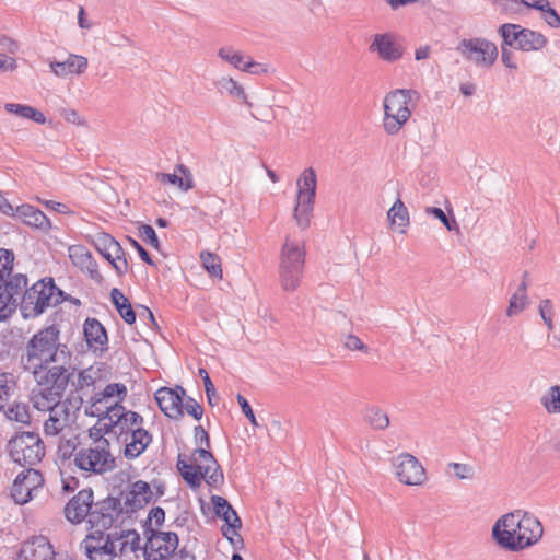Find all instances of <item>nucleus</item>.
Listing matches in <instances>:
<instances>
[{
  "mask_svg": "<svg viewBox=\"0 0 560 560\" xmlns=\"http://www.w3.org/2000/svg\"><path fill=\"white\" fill-rule=\"evenodd\" d=\"M20 366L30 373L37 388L69 383L74 374L72 352L60 342V329L50 325L39 329L26 342Z\"/></svg>",
  "mask_w": 560,
  "mask_h": 560,
  "instance_id": "f257e3e1",
  "label": "nucleus"
},
{
  "mask_svg": "<svg viewBox=\"0 0 560 560\" xmlns=\"http://www.w3.org/2000/svg\"><path fill=\"white\" fill-rule=\"evenodd\" d=\"M544 535L540 521L523 510L506 513L497 520L492 537L497 544L510 551H520L537 544Z\"/></svg>",
  "mask_w": 560,
  "mask_h": 560,
  "instance_id": "f03ea898",
  "label": "nucleus"
},
{
  "mask_svg": "<svg viewBox=\"0 0 560 560\" xmlns=\"http://www.w3.org/2000/svg\"><path fill=\"white\" fill-rule=\"evenodd\" d=\"M69 383L51 385L43 388H34L31 401L38 411L47 412L44 419L43 430L46 436H57L70 424L72 402L62 400Z\"/></svg>",
  "mask_w": 560,
  "mask_h": 560,
  "instance_id": "7ed1b4c3",
  "label": "nucleus"
},
{
  "mask_svg": "<svg viewBox=\"0 0 560 560\" xmlns=\"http://www.w3.org/2000/svg\"><path fill=\"white\" fill-rule=\"evenodd\" d=\"M66 299V293L56 287L52 278H44L24 291L21 299V313L24 318H35Z\"/></svg>",
  "mask_w": 560,
  "mask_h": 560,
  "instance_id": "20e7f679",
  "label": "nucleus"
},
{
  "mask_svg": "<svg viewBox=\"0 0 560 560\" xmlns=\"http://www.w3.org/2000/svg\"><path fill=\"white\" fill-rule=\"evenodd\" d=\"M73 466L84 474L104 475L116 467L107 439L98 438L89 446H81L73 458Z\"/></svg>",
  "mask_w": 560,
  "mask_h": 560,
  "instance_id": "39448f33",
  "label": "nucleus"
},
{
  "mask_svg": "<svg viewBox=\"0 0 560 560\" xmlns=\"http://www.w3.org/2000/svg\"><path fill=\"white\" fill-rule=\"evenodd\" d=\"M305 250L296 242L289 240L282 246L279 261V281L284 291H295L302 280Z\"/></svg>",
  "mask_w": 560,
  "mask_h": 560,
  "instance_id": "423d86ee",
  "label": "nucleus"
},
{
  "mask_svg": "<svg viewBox=\"0 0 560 560\" xmlns=\"http://www.w3.org/2000/svg\"><path fill=\"white\" fill-rule=\"evenodd\" d=\"M413 95H417L413 90L397 89L385 96L383 127L388 135L398 133L410 118L409 103Z\"/></svg>",
  "mask_w": 560,
  "mask_h": 560,
  "instance_id": "0eeeda50",
  "label": "nucleus"
},
{
  "mask_svg": "<svg viewBox=\"0 0 560 560\" xmlns=\"http://www.w3.org/2000/svg\"><path fill=\"white\" fill-rule=\"evenodd\" d=\"M11 458L22 467L37 465L45 455V445L35 432H21L9 441Z\"/></svg>",
  "mask_w": 560,
  "mask_h": 560,
  "instance_id": "6e6552de",
  "label": "nucleus"
},
{
  "mask_svg": "<svg viewBox=\"0 0 560 560\" xmlns=\"http://www.w3.org/2000/svg\"><path fill=\"white\" fill-rule=\"evenodd\" d=\"M317 178L312 167L305 168L298 179V197L294 219L301 229L310 225L316 196Z\"/></svg>",
  "mask_w": 560,
  "mask_h": 560,
  "instance_id": "1a4fd4ad",
  "label": "nucleus"
},
{
  "mask_svg": "<svg viewBox=\"0 0 560 560\" xmlns=\"http://www.w3.org/2000/svg\"><path fill=\"white\" fill-rule=\"evenodd\" d=\"M498 34L504 38L505 45L522 51H537L548 43L547 37L540 32L514 23L500 25Z\"/></svg>",
  "mask_w": 560,
  "mask_h": 560,
  "instance_id": "9d476101",
  "label": "nucleus"
},
{
  "mask_svg": "<svg viewBox=\"0 0 560 560\" xmlns=\"http://www.w3.org/2000/svg\"><path fill=\"white\" fill-rule=\"evenodd\" d=\"M457 50L464 59L479 68H490L499 55L497 45L481 37L462 39Z\"/></svg>",
  "mask_w": 560,
  "mask_h": 560,
  "instance_id": "9b49d317",
  "label": "nucleus"
},
{
  "mask_svg": "<svg viewBox=\"0 0 560 560\" xmlns=\"http://www.w3.org/2000/svg\"><path fill=\"white\" fill-rule=\"evenodd\" d=\"M122 512L121 501L118 498L107 497L95 504L93 503L89 514L91 528L93 530L102 529V532L109 529L118 521Z\"/></svg>",
  "mask_w": 560,
  "mask_h": 560,
  "instance_id": "f8f14e48",
  "label": "nucleus"
},
{
  "mask_svg": "<svg viewBox=\"0 0 560 560\" xmlns=\"http://www.w3.org/2000/svg\"><path fill=\"white\" fill-rule=\"evenodd\" d=\"M82 546L90 560H113L117 556L113 533L106 534L102 529H92V533L82 541Z\"/></svg>",
  "mask_w": 560,
  "mask_h": 560,
  "instance_id": "ddd939ff",
  "label": "nucleus"
},
{
  "mask_svg": "<svg viewBox=\"0 0 560 560\" xmlns=\"http://www.w3.org/2000/svg\"><path fill=\"white\" fill-rule=\"evenodd\" d=\"M178 547V536L173 532H152L143 552L147 560H166Z\"/></svg>",
  "mask_w": 560,
  "mask_h": 560,
  "instance_id": "4468645a",
  "label": "nucleus"
},
{
  "mask_svg": "<svg viewBox=\"0 0 560 560\" xmlns=\"http://www.w3.org/2000/svg\"><path fill=\"white\" fill-rule=\"evenodd\" d=\"M397 479L408 486H420L427 480L421 463L411 454L402 453L394 459Z\"/></svg>",
  "mask_w": 560,
  "mask_h": 560,
  "instance_id": "2eb2a0df",
  "label": "nucleus"
},
{
  "mask_svg": "<svg viewBox=\"0 0 560 560\" xmlns=\"http://www.w3.org/2000/svg\"><path fill=\"white\" fill-rule=\"evenodd\" d=\"M184 395L185 389L180 386H177L175 389L162 387L155 392V400L166 417L178 420L183 417Z\"/></svg>",
  "mask_w": 560,
  "mask_h": 560,
  "instance_id": "dca6fc26",
  "label": "nucleus"
},
{
  "mask_svg": "<svg viewBox=\"0 0 560 560\" xmlns=\"http://www.w3.org/2000/svg\"><path fill=\"white\" fill-rule=\"evenodd\" d=\"M94 495L91 488L79 491L65 506V516L72 524H80L91 513Z\"/></svg>",
  "mask_w": 560,
  "mask_h": 560,
  "instance_id": "f3484780",
  "label": "nucleus"
},
{
  "mask_svg": "<svg viewBox=\"0 0 560 560\" xmlns=\"http://www.w3.org/2000/svg\"><path fill=\"white\" fill-rule=\"evenodd\" d=\"M211 502L215 515L225 522V525L222 526V535L232 540V536L236 534V529L242 527L240 516L225 498L212 495Z\"/></svg>",
  "mask_w": 560,
  "mask_h": 560,
  "instance_id": "a211bd4d",
  "label": "nucleus"
},
{
  "mask_svg": "<svg viewBox=\"0 0 560 560\" xmlns=\"http://www.w3.org/2000/svg\"><path fill=\"white\" fill-rule=\"evenodd\" d=\"M69 258L72 264L82 272H85L92 280L101 284L104 281L98 271V265L91 252L83 245H72L68 248Z\"/></svg>",
  "mask_w": 560,
  "mask_h": 560,
  "instance_id": "6ab92c4d",
  "label": "nucleus"
},
{
  "mask_svg": "<svg viewBox=\"0 0 560 560\" xmlns=\"http://www.w3.org/2000/svg\"><path fill=\"white\" fill-rule=\"evenodd\" d=\"M27 287V277L23 273L10 272L1 284L0 299H3L11 310L15 311L18 305L21 306V299Z\"/></svg>",
  "mask_w": 560,
  "mask_h": 560,
  "instance_id": "aec40b11",
  "label": "nucleus"
},
{
  "mask_svg": "<svg viewBox=\"0 0 560 560\" xmlns=\"http://www.w3.org/2000/svg\"><path fill=\"white\" fill-rule=\"evenodd\" d=\"M127 396V387L122 383H110L103 390L95 394L92 398L90 416H101L104 411V405H110L114 401H124Z\"/></svg>",
  "mask_w": 560,
  "mask_h": 560,
  "instance_id": "412c9836",
  "label": "nucleus"
},
{
  "mask_svg": "<svg viewBox=\"0 0 560 560\" xmlns=\"http://www.w3.org/2000/svg\"><path fill=\"white\" fill-rule=\"evenodd\" d=\"M370 50L377 52L385 61L394 62L404 56V48L397 43L396 37L390 33L374 35Z\"/></svg>",
  "mask_w": 560,
  "mask_h": 560,
  "instance_id": "4be33fe9",
  "label": "nucleus"
},
{
  "mask_svg": "<svg viewBox=\"0 0 560 560\" xmlns=\"http://www.w3.org/2000/svg\"><path fill=\"white\" fill-rule=\"evenodd\" d=\"M54 547L45 536H34L24 541L15 560H48Z\"/></svg>",
  "mask_w": 560,
  "mask_h": 560,
  "instance_id": "5701e85b",
  "label": "nucleus"
},
{
  "mask_svg": "<svg viewBox=\"0 0 560 560\" xmlns=\"http://www.w3.org/2000/svg\"><path fill=\"white\" fill-rule=\"evenodd\" d=\"M153 499V491L147 481L138 480L130 485L125 495L126 512L133 513L141 510Z\"/></svg>",
  "mask_w": 560,
  "mask_h": 560,
  "instance_id": "b1692460",
  "label": "nucleus"
},
{
  "mask_svg": "<svg viewBox=\"0 0 560 560\" xmlns=\"http://www.w3.org/2000/svg\"><path fill=\"white\" fill-rule=\"evenodd\" d=\"M11 217L19 219L21 222L28 226L43 231H47L51 226L50 221L46 214L38 208L28 203L14 207V211Z\"/></svg>",
  "mask_w": 560,
  "mask_h": 560,
  "instance_id": "393cba45",
  "label": "nucleus"
},
{
  "mask_svg": "<svg viewBox=\"0 0 560 560\" xmlns=\"http://www.w3.org/2000/svg\"><path fill=\"white\" fill-rule=\"evenodd\" d=\"M86 343L93 351H104L107 345V332L96 318H88L83 325Z\"/></svg>",
  "mask_w": 560,
  "mask_h": 560,
  "instance_id": "a878e982",
  "label": "nucleus"
},
{
  "mask_svg": "<svg viewBox=\"0 0 560 560\" xmlns=\"http://www.w3.org/2000/svg\"><path fill=\"white\" fill-rule=\"evenodd\" d=\"M218 56L229 62L236 70H249L252 68H260V70H267V65L257 62L250 56H245L238 50H234L232 47L220 48Z\"/></svg>",
  "mask_w": 560,
  "mask_h": 560,
  "instance_id": "bb28decb",
  "label": "nucleus"
},
{
  "mask_svg": "<svg viewBox=\"0 0 560 560\" xmlns=\"http://www.w3.org/2000/svg\"><path fill=\"white\" fill-rule=\"evenodd\" d=\"M121 402L122 401H114L110 405H104V411H102V415L97 417L100 418V421L107 419L109 423H103V425L98 428L100 432L107 434L117 427L121 431L124 419L127 416V410Z\"/></svg>",
  "mask_w": 560,
  "mask_h": 560,
  "instance_id": "cd10ccee",
  "label": "nucleus"
},
{
  "mask_svg": "<svg viewBox=\"0 0 560 560\" xmlns=\"http://www.w3.org/2000/svg\"><path fill=\"white\" fill-rule=\"evenodd\" d=\"M33 478V485L40 483L43 478L38 470L28 468L27 472H21L16 476L13 482V492L12 495L16 503L25 504L30 500H32V492L30 486H24L25 481L30 478Z\"/></svg>",
  "mask_w": 560,
  "mask_h": 560,
  "instance_id": "c85d7f7f",
  "label": "nucleus"
},
{
  "mask_svg": "<svg viewBox=\"0 0 560 560\" xmlns=\"http://www.w3.org/2000/svg\"><path fill=\"white\" fill-rule=\"evenodd\" d=\"M130 432V441L125 446V456L128 459H135L140 456L152 442V435L149 431L141 427L132 429Z\"/></svg>",
  "mask_w": 560,
  "mask_h": 560,
  "instance_id": "c756f323",
  "label": "nucleus"
},
{
  "mask_svg": "<svg viewBox=\"0 0 560 560\" xmlns=\"http://www.w3.org/2000/svg\"><path fill=\"white\" fill-rule=\"evenodd\" d=\"M113 540L117 545V556H126L141 549L140 536L136 530L113 532Z\"/></svg>",
  "mask_w": 560,
  "mask_h": 560,
  "instance_id": "7c9ffc66",
  "label": "nucleus"
},
{
  "mask_svg": "<svg viewBox=\"0 0 560 560\" xmlns=\"http://www.w3.org/2000/svg\"><path fill=\"white\" fill-rule=\"evenodd\" d=\"M93 245L107 261H112L114 255L122 254V247L119 242L105 232H100L94 236Z\"/></svg>",
  "mask_w": 560,
  "mask_h": 560,
  "instance_id": "2f4dec72",
  "label": "nucleus"
},
{
  "mask_svg": "<svg viewBox=\"0 0 560 560\" xmlns=\"http://www.w3.org/2000/svg\"><path fill=\"white\" fill-rule=\"evenodd\" d=\"M45 62L50 70H85L89 63L86 57L75 54H68L66 58L48 57Z\"/></svg>",
  "mask_w": 560,
  "mask_h": 560,
  "instance_id": "473e14b6",
  "label": "nucleus"
},
{
  "mask_svg": "<svg viewBox=\"0 0 560 560\" xmlns=\"http://www.w3.org/2000/svg\"><path fill=\"white\" fill-rule=\"evenodd\" d=\"M176 466L183 479L189 487L196 489L201 486L202 476L200 472V464L188 463L185 459V456L179 454Z\"/></svg>",
  "mask_w": 560,
  "mask_h": 560,
  "instance_id": "72a5a7b5",
  "label": "nucleus"
},
{
  "mask_svg": "<svg viewBox=\"0 0 560 560\" xmlns=\"http://www.w3.org/2000/svg\"><path fill=\"white\" fill-rule=\"evenodd\" d=\"M215 84L221 94L231 96L235 102L240 104H246L250 106V103L247 101V95L244 88L231 77L224 75L218 80Z\"/></svg>",
  "mask_w": 560,
  "mask_h": 560,
  "instance_id": "f704fd0d",
  "label": "nucleus"
},
{
  "mask_svg": "<svg viewBox=\"0 0 560 560\" xmlns=\"http://www.w3.org/2000/svg\"><path fill=\"white\" fill-rule=\"evenodd\" d=\"M176 171L184 175V177L177 174L156 173V178L162 183H168L171 185H177L182 190L188 191L194 187L192 176L187 166L178 164Z\"/></svg>",
  "mask_w": 560,
  "mask_h": 560,
  "instance_id": "c9c22d12",
  "label": "nucleus"
},
{
  "mask_svg": "<svg viewBox=\"0 0 560 560\" xmlns=\"http://www.w3.org/2000/svg\"><path fill=\"white\" fill-rule=\"evenodd\" d=\"M110 299L120 317L127 324H133L136 322V313L124 293L119 289L114 288L110 291Z\"/></svg>",
  "mask_w": 560,
  "mask_h": 560,
  "instance_id": "e433bc0d",
  "label": "nucleus"
},
{
  "mask_svg": "<svg viewBox=\"0 0 560 560\" xmlns=\"http://www.w3.org/2000/svg\"><path fill=\"white\" fill-rule=\"evenodd\" d=\"M529 9L539 11L541 19L552 28L560 27V14L549 0H533Z\"/></svg>",
  "mask_w": 560,
  "mask_h": 560,
  "instance_id": "4c0bfd02",
  "label": "nucleus"
},
{
  "mask_svg": "<svg viewBox=\"0 0 560 560\" xmlns=\"http://www.w3.org/2000/svg\"><path fill=\"white\" fill-rule=\"evenodd\" d=\"M4 108L8 113L14 114L19 117L31 119L37 124H45V115L33 106L18 103H7Z\"/></svg>",
  "mask_w": 560,
  "mask_h": 560,
  "instance_id": "58836bf2",
  "label": "nucleus"
},
{
  "mask_svg": "<svg viewBox=\"0 0 560 560\" xmlns=\"http://www.w3.org/2000/svg\"><path fill=\"white\" fill-rule=\"evenodd\" d=\"M392 225H397L401 233L406 232L409 225V211L402 200L398 198L387 212Z\"/></svg>",
  "mask_w": 560,
  "mask_h": 560,
  "instance_id": "ea45409f",
  "label": "nucleus"
},
{
  "mask_svg": "<svg viewBox=\"0 0 560 560\" xmlns=\"http://www.w3.org/2000/svg\"><path fill=\"white\" fill-rule=\"evenodd\" d=\"M363 418L374 430H385L389 425L387 413L376 406L366 408Z\"/></svg>",
  "mask_w": 560,
  "mask_h": 560,
  "instance_id": "a19ab883",
  "label": "nucleus"
},
{
  "mask_svg": "<svg viewBox=\"0 0 560 560\" xmlns=\"http://www.w3.org/2000/svg\"><path fill=\"white\" fill-rule=\"evenodd\" d=\"M540 404L549 415H560V385H552L540 397Z\"/></svg>",
  "mask_w": 560,
  "mask_h": 560,
  "instance_id": "79ce46f5",
  "label": "nucleus"
},
{
  "mask_svg": "<svg viewBox=\"0 0 560 560\" xmlns=\"http://www.w3.org/2000/svg\"><path fill=\"white\" fill-rule=\"evenodd\" d=\"M492 2L500 8L501 13L508 15H523L525 10H530L532 3L527 0H492Z\"/></svg>",
  "mask_w": 560,
  "mask_h": 560,
  "instance_id": "37998d69",
  "label": "nucleus"
},
{
  "mask_svg": "<svg viewBox=\"0 0 560 560\" xmlns=\"http://www.w3.org/2000/svg\"><path fill=\"white\" fill-rule=\"evenodd\" d=\"M78 446L75 440L68 439L61 440L58 445V456L61 460V465L65 467L66 465L70 467L73 465V458H75V454H78Z\"/></svg>",
  "mask_w": 560,
  "mask_h": 560,
  "instance_id": "c03bdc74",
  "label": "nucleus"
},
{
  "mask_svg": "<svg viewBox=\"0 0 560 560\" xmlns=\"http://www.w3.org/2000/svg\"><path fill=\"white\" fill-rule=\"evenodd\" d=\"M200 259L203 268L210 276L222 279L221 259L218 255L209 252H202Z\"/></svg>",
  "mask_w": 560,
  "mask_h": 560,
  "instance_id": "a18cd8bd",
  "label": "nucleus"
},
{
  "mask_svg": "<svg viewBox=\"0 0 560 560\" xmlns=\"http://www.w3.org/2000/svg\"><path fill=\"white\" fill-rule=\"evenodd\" d=\"M8 419L26 424L31 420L28 408L24 404H14L5 411Z\"/></svg>",
  "mask_w": 560,
  "mask_h": 560,
  "instance_id": "49530a36",
  "label": "nucleus"
},
{
  "mask_svg": "<svg viewBox=\"0 0 560 560\" xmlns=\"http://www.w3.org/2000/svg\"><path fill=\"white\" fill-rule=\"evenodd\" d=\"M528 304V296L527 294L515 292L511 298L509 302V306L506 310V315L509 317H512L514 315L520 314L526 305Z\"/></svg>",
  "mask_w": 560,
  "mask_h": 560,
  "instance_id": "de8ad7c7",
  "label": "nucleus"
},
{
  "mask_svg": "<svg viewBox=\"0 0 560 560\" xmlns=\"http://www.w3.org/2000/svg\"><path fill=\"white\" fill-rule=\"evenodd\" d=\"M15 383L7 374H0V410L9 401L14 392Z\"/></svg>",
  "mask_w": 560,
  "mask_h": 560,
  "instance_id": "09e8293b",
  "label": "nucleus"
},
{
  "mask_svg": "<svg viewBox=\"0 0 560 560\" xmlns=\"http://www.w3.org/2000/svg\"><path fill=\"white\" fill-rule=\"evenodd\" d=\"M199 375L201 376L202 381H203V385H205V390H206V395H207V398H208V402L211 405V406H215L218 405L219 402V396L217 394V390L214 388V385L209 376V373L203 369V368H200L199 369Z\"/></svg>",
  "mask_w": 560,
  "mask_h": 560,
  "instance_id": "8fccbe9b",
  "label": "nucleus"
},
{
  "mask_svg": "<svg viewBox=\"0 0 560 560\" xmlns=\"http://www.w3.org/2000/svg\"><path fill=\"white\" fill-rule=\"evenodd\" d=\"M539 314L544 320V323L546 324L547 328L549 331H552L555 326H553V304L551 302V300L549 299H544L540 301L539 303Z\"/></svg>",
  "mask_w": 560,
  "mask_h": 560,
  "instance_id": "3c124183",
  "label": "nucleus"
},
{
  "mask_svg": "<svg viewBox=\"0 0 560 560\" xmlns=\"http://www.w3.org/2000/svg\"><path fill=\"white\" fill-rule=\"evenodd\" d=\"M425 213L434 217L435 219H439L448 231H454L458 229L456 220L448 219L441 208L428 207L425 208Z\"/></svg>",
  "mask_w": 560,
  "mask_h": 560,
  "instance_id": "603ef678",
  "label": "nucleus"
},
{
  "mask_svg": "<svg viewBox=\"0 0 560 560\" xmlns=\"http://www.w3.org/2000/svg\"><path fill=\"white\" fill-rule=\"evenodd\" d=\"M144 422V419L142 416H140L136 411H127V416L124 419V424L121 429V433L129 432L132 429H136L138 427H141Z\"/></svg>",
  "mask_w": 560,
  "mask_h": 560,
  "instance_id": "864d4df0",
  "label": "nucleus"
},
{
  "mask_svg": "<svg viewBox=\"0 0 560 560\" xmlns=\"http://www.w3.org/2000/svg\"><path fill=\"white\" fill-rule=\"evenodd\" d=\"M139 230H140V235L144 242L150 244L153 248L160 249V246H161L160 241L156 236L154 229L151 225L142 224Z\"/></svg>",
  "mask_w": 560,
  "mask_h": 560,
  "instance_id": "5fc2aeb1",
  "label": "nucleus"
},
{
  "mask_svg": "<svg viewBox=\"0 0 560 560\" xmlns=\"http://www.w3.org/2000/svg\"><path fill=\"white\" fill-rule=\"evenodd\" d=\"M448 466L453 469L454 475L459 479L474 478V468L468 464L451 463Z\"/></svg>",
  "mask_w": 560,
  "mask_h": 560,
  "instance_id": "6e6d98bb",
  "label": "nucleus"
},
{
  "mask_svg": "<svg viewBox=\"0 0 560 560\" xmlns=\"http://www.w3.org/2000/svg\"><path fill=\"white\" fill-rule=\"evenodd\" d=\"M196 420H200L203 415L202 407L191 397H188L185 402L183 401V410Z\"/></svg>",
  "mask_w": 560,
  "mask_h": 560,
  "instance_id": "4d7b16f0",
  "label": "nucleus"
},
{
  "mask_svg": "<svg viewBox=\"0 0 560 560\" xmlns=\"http://www.w3.org/2000/svg\"><path fill=\"white\" fill-rule=\"evenodd\" d=\"M213 465H214V468H213L212 474H208L207 477H205L203 479L210 487L218 488L219 486H221L223 483L224 475H223V470L220 467V465L218 464V462H215V464H213Z\"/></svg>",
  "mask_w": 560,
  "mask_h": 560,
  "instance_id": "13d9d810",
  "label": "nucleus"
},
{
  "mask_svg": "<svg viewBox=\"0 0 560 560\" xmlns=\"http://www.w3.org/2000/svg\"><path fill=\"white\" fill-rule=\"evenodd\" d=\"M343 345L348 350L351 351H363L368 352L369 348L362 342V340L355 335H347L343 340Z\"/></svg>",
  "mask_w": 560,
  "mask_h": 560,
  "instance_id": "bf43d9fd",
  "label": "nucleus"
},
{
  "mask_svg": "<svg viewBox=\"0 0 560 560\" xmlns=\"http://www.w3.org/2000/svg\"><path fill=\"white\" fill-rule=\"evenodd\" d=\"M510 45L504 44V38H502L501 43V60L503 65L509 68L510 70H516L517 66L513 61V52L511 51Z\"/></svg>",
  "mask_w": 560,
  "mask_h": 560,
  "instance_id": "052dcab7",
  "label": "nucleus"
},
{
  "mask_svg": "<svg viewBox=\"0 0 560 560\" xmlns=\"http://www.w3.org/2000/svg\"><path fill=\"white\" fill-rule=\"evenodd\" d=\"M194 439L198 447L206 446L210 448V436L202 425L195 427Z\"/></svg>",
  "mask_w": 560,
  "mask_h": 560,
  "instance_id": "680f3d73",
  "label": "nucleus"
},
{
  "mask_svg": "<svg viewBox=\"0 0 560 560\" xmlns=\"http://www.w3.org/2000/svg\"><path fill=\"white\" fill-rule=\"evenodd\" d=\"M125 255V250L122 249V254L114 255L112 261H109L119 276L125 275L128 271V261Z\"/></svg>",
  "mask_w": 560,
  "mask_h": 560,
  "instance_id": "e2e57ef3",
  "label": "nucleus"
},
{
  "mask_svg": "<svg viewBox=\"0 0 560 560\" xmlns=\"http://www.w3.org/2000/svg\"><path fill=\"white\" fill-rule=\"evenodd\" d=\"M236 399H237V402H238L243 413L245 415V417L249 420V422L253 425L257 427L258 423H257L255 413H254L249 402L247 401V399L241 394L237 395Z\"/></svg>",
  "mask_w": 560,
  "mask_h": 560,
  "instance_id": "0e129e2a",
  "label": "nucleus"
},
{
  "mask_svg": "<svg viewBox=\"0 0 560 560\" xmlns=\"http://www.w3.org/2000/svg\"><path fill=\"white\" fill-rule=\"evenodd\" d=\"M0 50H2V52H5L7 55L15 54L19 50V44L11 37L4 34H0Z\"/></svg>",
  "mask_w": 560,
  "mask_h": 560,
  "instance_id": "69168bd1",
  "label": "nucleus"
},
{
  "mask_svg": "<svg viewBox=\"0 0 560 560\" xmlns=\"http://www.w3.org/2000/svg\"><path fill=\"white\" fill-rule=\"evenodd\" d=\"M192 455H194V462H197L198 459L205 464H209V463L215 464V462H217L213 454L206 446L195 448Z\"/></svg>",
  "mask_w": 560,
  "mask_h": 560,
  "instance_id": "338daca9",
  "label": "nucleus"
},
{
  "mask_svg": "<svg viewBox=\"0 0 560 560\" xmlns=\"http://www.w3.org/2000/svg\"><path fill=\"white\" fill-rule=\"evenodd\" d=\"M95 383V377L92 374V369H86L81 371L78 374V389H83L84 387H89Z\"/></svg>",
  "mask_w": 560,
  "mask_h": 560,
  "instance_id": "774afa93",
  "label": "nucleus"
}]
</instances>
